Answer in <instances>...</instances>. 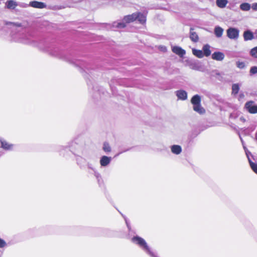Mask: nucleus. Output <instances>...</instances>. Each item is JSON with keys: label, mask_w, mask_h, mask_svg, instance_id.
Instances as JSON below:
<instances>
[{"label": "nucleus", "mask_w": 257, "mask_h": 257, "mask_svg": "<svg viewBox=\"0 0 257 257\" xmlns=\"http://www.w3.org/2000/svg\"><path fill=\"white\" fill-rule=\"evenodd\" d=\"M172 51L173 53L179 56L180 57H183L185 54V51L179 46H173L172 47Z\"/></svg>", "instance_id": "nucleus-6"}, {"label": "nucleus", "mask_w": 257, "mask_h": 257, "mask_svg": "<svg viewBox=\"0 0 257 257\" xmlns=\"http://www.w3.org/2000/svg\"><path fill=\"white\" fill-rule=\"evenodd\" d=\"M254 38L253 33L249 30L246 31L243 33V38L245 41L253 39Z\"/></svg>", "instance_id": "nucleus-12"}, {"label": "nucleus", "mask_w": 257, "mask_h": 257, "mask_svg": "<svg viewBox=\"0 0 257 257\" xmlns=\"http://www.w3.org/2000/svg\"><path fill=\"white\" fill-rule=\"evenodd\" d=\"M240 9L243 11H248L250 9V5L248 3H244L240 5Z\"/></svg>", "instance_id": "nucleus-22"}, {"label": "nucleus", "mask_w": 257, "mask_h": 257, "mask_svg": "<svg viewBox=\"0 0 257 257\" xmlns=\"http://www.w3.org/2000/svg\"><path fill=\"white\" fill-rule=\"evenodd\" d=\"M201 98L200 95L196 94L194 95L191 99V102L193 105V110L199 114L205 113V109L201 105Z\"/></svg>", "instance_id": "nucleus-3"}, {"label": "nucleus", "mask_w": 257, "mask_h": 257, "mask_svg": "<svg viewBox=\"0 0 257 257\" xmlns=\"http://www.w3.org/2000/svg\"><path fill=\"white\" fill-rule=\"evenodd\" d=\"M111 160V158L105 156H102L100 160V163L101 166L105 167L107 166Z\"/></svg>", "instance_id": "nucleus-9"}, {"label": "nucleus", "mask_w": 257, "mask_h": 257, "mask_svg": "<svg viewBox=\"0 0 257 257\" xmlns=\"http://www.w3.org/2000/svg\"><path fill=\"white\" fill-rule=\"evenodd\" d=\"M162 50L163 51H166L167 50L166 47L165 46H163L161 47Z\"/></svg>", "instance_id": "nucleus-34"}, {"label": "nucleus", "mask_w": 257, "mask_h": 257, "mask_svg": "<svg viewBox=\"0 0 257 257\" xmlns=\"http://www.w3.org/2000/svg\"><path fill=\"white\" fill-rule=\"evenodd\" d=\"M132 241L139 245L145 252L149 254L151 257H158L157 255L154 252L149 246L148 245L147 242L143 238L138 236H134L132 238Z\"/></svg>", "instance_id": "nucleus-2"}, {"label": "nucleus", "mask_w": 257, "mask_h": 257, "mask_svg": "<svg viewBox=\"0 0 257 257\" xmlns=\"http://www.w3.org/2000/svg\"><path fill=\"white\" fill-rule=\"evenodd\" d=\"M103 150L105 152H110L111 151L110 147L109 146V144L107 143H104L103 144Z\"/></svg>", "instance_id": "nucleus-25"}, {"label": "nucleus", "mask_w": 257, "mask_h": 257, "mask_svg": "<svg viewBox=\"0 0 257 257\" xmlns=\"http://www.w3.org/2000/svg\"><path fill=\"white\" fill-rule=\"evenodd\" d=\"M6 5L7 8L9 9H14L17 6V4L16 3V2L12 0L8 1L6 2Z\"/></svg>", "instance_id": "nucleus-18"}, {"label": "nucleus", "mask_w": 257, "mask_h": 257, "mask_svg": "<svg viewBox=\"0 0 257 257\" xmlns=\"http://www.w3.org/2000/svg\"><path fill=\"white\" fill-rule=\"evenodd\" d=\"M239 119L240 120V121H241L242 122H245V119L243 117H240L239 118Z\"/></svg>", "instance_id": "nucleus-32"}, {"label": "nucleus", "mask_w": 257, "mask_h": 257, "mask_svg": "<svg viewBox=\"0 0 257 257\" xmlns=\"http://www.w3.org/2000/svg\"><path fill=\"white\" fill-rule=\"evenodd\" d=\"M125 222H126V225H127V227L129 228H130V226H129V225H128V224L127 223V220H126V219L125 218Z\"/></svg>", "instance_id": "nucleus-39"}, {"label": "nucleus", "mask_w": 257, "mask_h": 257, "mask_svg": "<svg viewBox=\"0 0 257 257\" xmlns=\"http://www.w3.org/2000/svg\"><path fill=\"white\" fill-rule=\"evenodd\" d=\"M172 152L176 155L180 154L182 152V148L179 145H173L171 148Z\"/></svg>", "instance_id": "nucleus-13"}, {"label": "nucleus", "mask_w": 257, "mask_h": 257, "mask_svg": "<svg viewBox=\"0 0 257 257\" xmlns=\"http://www.w3.org/2000/svg\"><path fill=\"white\" fill-rule=\"evenodd\" d=\"M223 32V29L219 27L216 26L214 28V34L217 38H220L222 36Z\"/></svg>", "instance_id": "nucleus-16"}, {"label": "nucleus", "mask_w": 257, "mask_h": 257, "mask_svg": "<svg viewBox=\"0 0 257 257\" xmlns=\"http://www.w3.org/2000/svg\"><path fill=\"white\" fill-rule=\"evenodd\" d=\"M192 53L194 55L199 58H202L204 57V55L202 50L196 49L195 48L192 49Z\"/></svg>", "instance_id": "nucleus-17"}, {"label": "nucleus", "mask_w": 257, "mask_h": 257, "mask_svg": "<svg viewBox=\"0 0 257 257\" xmlns=\"http://www.w3.org/2000/svg\"><path fill=\"white\" fill-rule=\"evenodd\" d=\"M82 160V158H81V157H78L77 159V163H79L80 161Z\"/></svg>", "instance_id": "nucleus-35"}, {"label": "nucleus", "mask_w": 257, "mask_h": 257, "mask_svg": "<svg viewBox=\"0 0 257 257\" xmlns=\"http://www.w3.org/2000/svg\"><path fill=\"white\" fill-rule=\"evenodd\" d=\"M228 3L227 0H216L217 6L221 9L225 8Z\"/></svg>", "instance_id": "nucleus-15"}, {"label": "nucleus", "mask_w": 257, "mask_h": 257, "mask_svg": "<svg viewBox=\"0 0 257 257\" xmlns=\"http://www.w3.org/2000/svg\"><path fill=\"white\" fill-rule=\"evenodd\" d=\"M193 30L194 29L192 28H190V38L192 41L196 42L198 41L199 38L197 34Z\"/></svg>", "instance_id": "nucleus-14"}, {"label": "nucleus", "mask_w": 257, "mask_h": 257, "mask_svg": "<svg viewBox=\"0 0 257 257\" xmlns=\"http://www.w3.org/2000/svg\"><path fill=\"white\" fill-rule=\"evenodd\" d=\"M13 25L16 27H20L22 26V24L21 23H13Z\"/></svg>", "instance_id": "nucleus-30"}, {"label": "nucleus", "mask_w": 257, "mask_h": 257, "mask_svg": "<svg viewBox=\"0 0 257 257\" xmlns=\"http://www.w3.org/2000/svg\"><path fill=\"white\" fill-rule=\"evenodd\" d=\"M239 30L234 28H229L226 31L227 36L230 39H237L239 37Z\"/></svg>", "instance_id": "nucleus-5"}, {"label": "nucleus", "mask_w": 257, "mask_h": 257, "mask_svg": "<svg viewBox=\"0 0 257 257\" xmlns=\"http://www.w3.org/2000/svg\"><path fill=\"white\" fill-rule=\"evenodd\" d=\"M250 73L251 74H254L257 73V67L256 66H253L250 69Z\"/></svg>", "instance_id": "nucleus-27"}, {"label": "nucleus", "mask_w": 257, "mask_h": 257, "mask_svg": "<svg viewBox=\"0 0 257 257\" xmlns=\"http://www.w3.org/2000/svg\"><path fill=\"white\" fill-rule=\"evenodd\" d=\"M94 173H95V176L97 177V178H98L100 176L99 174L96 172H95L94 171Z\"/></svg>", "instance_id": "nucleus-33"}, {"label": "nucleus", "mask_w": 257, "mask_h": 257, "mask_svg": "<svg viewBox=\"0 0 257 257\" xmlns=\"http://www.w3.org/2000/svg\"><path fill=\"white\" fill-rule=\"evenodd\" d=\"M2 147L6 150H9L11 149L12 145L9 144L6 142H2Z\"/></svg>", "instance_id": "nucleus-23"}, {"label": "nucleus", "mask_w": 257, "mask_h": 257, "mask_svg": "<svg viewBox=\"0 0 257 257\" xmlns=\"http://www.w3.org/2000/svg\"><path fill=\"white\" fill-rule=\"evenodd\" d=\"M244 108L249 113H257V104L253 101L250 100L246 102L244 104Z\"/></svg>", "instance_id": "nucleus-4"}, {"label": "nucleus", "mask_w": 257, "mask_h": 257, "mask_svg": "<svg viewBox=\"0 0 257 257\" xmlns=\"http://www.w3.org/2000/svg\"><path fill=\"white\" fill-rule=\"evenodd\" d=\"M212 59L216 61H222L224 57V54L221 52H215L211 56Z\"/></svg>", "instance_id": "nucleus-7"}, {"label": "nucleus", "mask_w": 257, "mask_h": 257, "mask_svg": "<svg viewBox=\"0 0 257 257\" xmlns=\"http://www.w3.org/2000/svg\"><path fill=\"white\" fill-rule=\"evenodd\" d=\"M246 154V155H247V158H248V161L249 163V165H250V166L251 169L254 171V173L257 174V164L252 162L250 160L248 154L247 153Z\"/></svg>", "instance_id": "nucleus-19"}, {"label": "nucleus", "mask_w": 257, "mask_h": 257, "mask_svg": "<svg viewBox=\"0 0 257 257\" xmlns=\"http://www.w3.org/2000/svg\"><path fill=\"white\" fill-rule=\"evenodd\" d=\"M255 38L257 39V30L254 32Z\"/></svg>", "instance_id": "nucleus-38"}, {"label": "nucleus", "mask_w": 257, "mask_h": 257, "mask_svg": "<svg viewBox=\"0 0 257 257\" xmlns=\"http://www.w3.org/2000/svg\"><path fill=\"white\" fill-rule=\"evenodd\" d=\"M13 22H7L6 23V25H13Z\"/></svg>", "instance_id": "nucleus-36"}, {"label": "nucleus", "mask_w": 257, "mask_h": 257, "mask_svg": "<svg viewBox=\"0 0 257 257\" xmlns=\"http://www.w3.org/2000/svg\"><path fill=\"white\" fill-rule=\"evenodd\" d=\"M251 7L253 10L257 11V3L253 4Z\"/></svg>", "instance_id": "nucleus-29"}, {"label": "nucleus", "mask_w": 257, "mask_h": 257, "mask_svg": "<svg viewBox=\"0 0 257 257\" xmlns=\"http://www.w3.org/2000/svg\"><path fill=\"white\" fill-rule=\"evenodd\" d=\"M210 46L208 44H205L203 46L202 52L204 56L208 57L211 55Z\"/></svg>", "instance_id": "nucleus-10"}, {"label": "nucleus", "mask_w": 257, "mask_h": 257, "mask_svg": "<svg viewBox=\"0 0 257 257\" xmlns=\"http://www.w3.org/2000/svg\"><path fill=\"white\" fill-rule=\"evenodd\" d=\"M46 7L45 4L42 2H39L37 1H33V8L42 9Z\"/></svg>", "instance_id": "nucleus-20"}, {"label": "nucleus", "mask_w": 257, "mask_h": 257, "mask_svg": "<svg viewBox=\"0 0 257 257\" xmlns=\"http://www.w3.org/2000/svg\"><path fill=\"white\" fill-rule=\"evenodd\" d=\"M216 74L217 75H220V73L219 72H216Z\"/></svg>", "instance_id": "nucleus-41"}, {"label": "nucleus", "mask_w": 257, "mask_h": 257, "mask_svg": "<svg viewBox=\"0 0 257 257\" xmlns=\"http://www.w3.org/2000/svg\"><path fill=\"white\" fill-rule=\"evenodd\" d=\"M239 90V85L237 83L233 84L232 85V94L236 95Z\"/></svg>", "instance_id": "nucleus-21"}, {"label": "nucleus", "mask_w": 257, "mask_h": 257, "mask_svg": "<svg viewBox=\"0 0 257 257\" xmlns=\"http://www.w3.org/2000/svg\"><path fill=\"white\" fill-rule=\"evenodd\" d=\"M250 54L253 57L257 58V46L250 50Z\"/></svg>", "instance_id": "nucleus-24"}, {"label": "nucleus", "mask_w": 257, "mask_h": 257, "mask_svg": "<svg viewBox=\"0 0 257 257\" xmlns=\"http://www.w3.org/2000/svg\"><path fill=\"white\" fill-rule=\"evenodd\" d=\"M189 66L191 69L195 70H197V71H203V68L202 67V66L199 63H197L195 62L191 63L189 65Z\"/></svg>", "instance_id": "nucleus-11"}, {"label": "nucleus", "mask_w": 257, "mask_h": 257, "mask_svg": "<svg viewBox=\"0 0 257 257\" xmlns=\"http://www.w3.org/2000/svg\"><path fill=\"white\" fill-rule=\"evenodd\" d=\"M6 244V242L3 239L0 238V247H4Z\"/></svg>", "instance_id": "nucleus-28"}, {"label": "nucleus", "mask_w": 257, "mask_h": 257, "mask_svg": "<svg viewBox=\"0 0 257 257\" xmlns=\"http://www.w3.org/2000/svg\"><path fill=\"white\" fill-rule=\"evenodd\" d=\"M87 166H88V168H89L94 171V168L93 167V166L91 164L88 163Z\"/></svg>", "instance_id": "nucleus-31"}, {"label": "nucleus", "mask_w": 257, "mask_h": 257, "mask_svg": "<svg viewBox=\"0 0 257 257\" xmlns=\"http://www.w3.org/2000/svg\"><path fill=\"white\" fill-rule=\"evenodd\" d=\"M176 94L178 99L185 100L187 98V93L184 90H179L176 92Z\"/></svg>", "instance_id": "nucleus-8"}, {"label": "nucleus", "mask_w": 257, "mask_h": 257, "mask_svg": "<svg viewBox=\"0 0 257 257\" xmlns=\"http://www.w3.org/2000/svg\"><path fill=\"white\" fill-rule=\"evenodd\" d=\"M30 5L32 6V2H30Z\"/></svg>", "instance_id": "nucleus-40"}, {"label": "nucleus", "mask_w": 257, "mask_h": 257, "mask_svg": "<svg viewBox=\"0 0 257 257\" xmlns=\"http://www.w3.org/2000/svg\"><path fill=\"white\" fill-rule=\"evenodd\" d=\"M137 20L140 24H144L146 22V15L140 12H136L131 15L125 16L121 22H114L112 27L113 30L114 28L121 29L125 27L126 24L132 23Z\"/></svg>", "instance_id": "nucleus-1"}, {"label": "nucleus", "mask_w": 257, "mask_h": 257, "mask_svg": "<svg viewBox=\"0 0 257 257\" xmlns=\"http://www.w3.org/2000/svg\"><path fill=\"white\" fill-rule=\"evenodd\" d=\"M236 66L240 69H243L245 67V65L243 62L241 61H237L236 62Z\"/></svg>", "instance_id": "nucleus-26"}, {"label": "nucleus", "mask_w": 257, "mask_h": 257, "mask_svg": "<svg viewBox=\"0 0 257 257\" xmlns=\"http://www.w3.org/2000/svg\"><path fill=\"white\" fill-rule=\"evenodd\" d=\"M243 97H244V94H243L241 93V94H239V97L240 98H243Z\"/></svg>", "instance_id": "nucleus-37"}]
</instances>
